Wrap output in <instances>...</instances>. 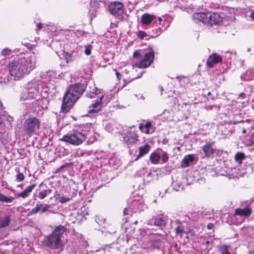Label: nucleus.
<instances>
[{"label": "nucleus", "instance_id": "nucleus-7", "mask_svg": "<svg viewBox=\"0 0 254 254\" xmlns=\"http://www.w3.org/2000/svg\"><path fill=\"white\" fill-rule=\"evenodd\" d=\"M154 58V53L151 51L144 55V58L138 62L135 63V66L139 68H145L150 65Z\"/></svg>", "mask_w": 254, "mask_h": 254}, {"label": "nucleus", "instance_id": "nucleus-13", "mask_svg": "<svg viewBox=\"0 0 254 254\" xmlns=\"http://www.w3.org/2000/svg\"><path fill=\"white\" fill-rule=\"evenodd\" d=\"M213 145V142H208L203 146L202 150L205 157L210 158L213 156L215 151Z\"/></svg>", "mask_w": 254, "mask_h": 254}, {"label": "nucleus", "instance_id": "nucleus-43", "mask_svg": "<svg viewBox=\"0 0 254 254\" xmlns=\"http://www.w3.org/2000/svg\"><path fill=\"white\" fill-rule=\"evenodd\" d=\"M174 189H175L176 191H179L180 189H183V187L179 185L178 188H174Z\"/></svg>", "mask_w": 254, "mask_h": 254}, {"label": "nucleus", "instance_id": "nucleus-23", "mask_svg": "<svg viewBox=\"0 0 254 254\" xmlns=\"http://www.w3.org/2000/svg\"><path fill=\"white\" fill-rule=\"evenodd\" d=\"M161 156L156 153H152L150 156V160L152 163L156 164L158 163Z\"/></svg>", "mask_w": 254, "mask_h": 254}, {"label": "nucleus", "instance_id": "nucleus-48", "mask_svg": "<svg viewBox=\"0 0 254 254\" xmlns=\"http://www.w3.org/2000/svg\"><path fill=\"white\" fill-rule=\"evenodd\" d=\"M126 209H125L124 210V215H126V214H126Z\"/></svg>", "mask_w": 254, "mask_h": 254}, {"label": "nucleus", "instance_id": "nucleus-8", "mask_svg": "<svg viewBox=\"0 0 254 254\" xmlns=\"http://www.w3.org/2000/svg\"><path fill=\"white\" fill-rule=\"evenodd\" d=\"M108 8L110 12L116 16L122 15L124 12V5L120 2L116 1L110 3Z\"/></svg>", "mask_w": 254, "mask_h": 254}, {"label": "nucleus", "instance_id": "nucleus-38", "mask_svg": "<svg viewBox=\"0 0 254 254\" xmlns=\"http://www.w3.org/2000/svg\"><path fill=\"white\" fill-rule=\"evenodd\" d=\"M11 53V50L8 49H4L2 50L1 54L4 56L9 55Z\"/></svg>", "mask_w": 254, "mask_h": 254}, {"label": "nucleus", "instance_id": "nucleus-19", "mask_svg": "<svg viewBox=\"0 0 254 254\" xmlns=\"http://www.w3.org/2000/svg\"><path fill=\"white\" fill-rule=\"evenodd\" d=\"M150 148V145L147 144H145L143 146L140 147L139 148V152L136 159L147 154L149 152Z\"/></svg>", "mask_w": 254, "mask_h": 254}, {"label": "nucleus", "instance_id": "nucleus-3", "mask_svg": "<svg viewBox=\"0 0 254 254\" xmlns=\"http://www.w3.org/2000/svg\"><path fill=\"white\" fill-rule=\"evenodd\" d=\"M82 92L83 90L80 84H75L71 86L64 96L61 108L62 111L63 113L68 112Z\"/></svg>", "mask_w": 254, "mask_h": 254}, {"label": "nucleus", "instance_id": "nucleus-28", "mask_svg": "<svg viewBox=\"0 0 254 254\" xmlns=\"http://www.w3.org/2000/svg\"><path fill=\"white\" fill-rule=\"evenodd\" d=\"M40 203H37L36 206L32 208L31 211L29 212L28 215H33L37 213H38L39 211H40Z\"/></svg>", "mask_w": 254, "mask_h": 254}, {"label": "nucleus", "instance_id": "nucleus-42", "mask_svg": "<svg viewBox=\"0 0 254 254\" xmlns=\"http://www.w3.org/2000/svg\"><path fill=\"white\" fill-rule=\"evenodd\" d=\"M114 70L116 71V74L117 77V78L119 80H120V73L118 71H117L116 69H114Z\"/></svg>", "mask_w": 254, "mask_h": 254}, {"label": "nucleus", "instance_id": "nucleus-4", "mask_svg": "<svg viewBox=\"0 0 254 254\" xmlns=\"http://www.w3.org/2000/svg\"><path fill=\"white\" fill-rule=\"evenodd\" d=\"M87 134L84 131L73 129L64 135L59 140L68 143L71 145L78 146L84 142Z\"/></svg>", "mask_w": 254, "mask_h": 254}, {"label": "nucleus", "instance_id": "nucleus-47", "mask_svg": "<svg viewBox=\"0 0 254 254\" xmlns=\"http://www.w3.org/2000/svg\"><path fill=\"white\" fill-rule=\"evenodd\" d=\"M250 254H254V249L249 252Z\"/></svg>", "mask_w": 254, "mask_h": 254}, {"label": "nucleus", "instance_id": "nucleus-46", "mask_svg": "<svg viewBox=\"0 0 254 254\" xmlns=\"http://www.w3.org/2000/svg\"><path fill=\"white\" fill-rule=\"evenodd\" d=\"M158 20L159 21V24H160L161 22H162V18L159 17L158 18Z\"/></svg>", "mask_w": 254, "mask_h": 254}, {"label": "nucleus", "instance_id": "nucleus-45", "mask_svg": "<svg viewBox=\"0 0 254 254\" xmlns=\"http://www.w3.org/2000/svg\"><path fill=\"white\" fill-rule=\"evenodd\" d=\"M250 17L254 20V10L252 12Z\"/></svg>", "mask_w": 254, "mask_h": 254}, {"label": "nucleus", "instance_id": "nucleus-24", "mask_svg": "<svg viewBox=\"0 0 254 254\" xmlns=\"http://www.w3.org/2000/svg\"><path fill=\"white\" fill-rule=\"evenodd\" d=\"M63 56L66 60V63H68L72 62L74 58L73 56L72 53H69L68 52L63 51Z\"/></svg>", "mask_w": 254, "mask_h": 254}, {"label": "nucleus", "instance_id": "nucleus-34", "mask_svg": "<svg viewBox=\"0 0 254 254\" xmlns=\"http://www.w3.org/2000/svg\"><path fill=\"white\" fill-rule=\"evenodd\" d=\"M133 57L137 59H139L140 58L142 57V55L139 51H135L133 53Z\"/></svg>", "mask_w": 254, "mask_h": 254}, {"label": "nucleus", "instance_id": "nucleus-1", "mask_svg": "<svg viewBox=\"0 0 254 254\" xmlns=\"http://www.w3.org/2000/svg\"><path fill=\"white\" fill-rule=\"evenodd\" d=\"M35 67V60L34 58H18L9 64V71L11 76L15 80L23 77Z\"/></svg>", "mask_w": 254, "mask_h": 254}, {"label": "nucleus", "instance_id": "nucleus-26", "mask_svg": "<svg viewBox=\"0 0 254 254\" xmlns=\"http://www.w3.org/2000/svg\"><path fill=\"white\" fill-rule=\"evenodd\" d=\"M10 219L8 216H6L0 219V228L5 227L8 225Z\"/></svg>", "mask_w": 254, "mask_h": 254}, {"label": "nucleus", "instance_id": "nucleus-50", "mask_svg": "<svg viewBox=\"0 0 254 254\" xmlns=\"http://www.w3.org/2000/svg\"><path fill=\"white\" fill-rule=\"evenodd\" d=\"M246 131L245 129H244L243 131V133H246Z\"/></svg>", "mask_w": 254, "mask_h": 254}, {"label": "nucleus", "instance_id": "nucleus-29", "mask_svg": "<svg viewBox=\"0 0 254 254\" xmlns=\"http://www.w3.org/2000/svg\"><path fill=\"white\" fill-rule=\"evenodd\" d=\"M50 191L49 190H45L43 191L40 192L38 194V197L41 199H43L45 197H46L47 194L50 193Z\"/></svg>", "mask_w": 254, "mask_h": 254}, {"label": "nucleus", "instance_id": "nucleus-35", "mask_svg": "<svg viewBox=\"0 0 254 254\" xmlns=\"http://www.w3.org/2000/svg\"><path fill=\"white\" fill-rule=\"evenodd\" d=\"M146 35V33L142 31H138L137 33V36L141 39H143Z\"/></svg>", "mask_w": 254, "mask_h": 254}, {"label": "nucleus", "instance_id": "nucleus-33", "mask_svg": "<svg viewBox=\"0 0 254 254\" xmlns=\"http://www.w3.org/2000/svg\"><path fill=\"white\" fill-rule=\"evenodd\" d=\"M183 231V228L181 226H179L176 228V233L180 236L182 235Z\"/></svg>", "mask_w": 254, "mask_h": 254}, {"label": "nucleus", "instance_id": "nucleus-39", "mask_svg": "<svg viewBox=\"0 0 254 254\" xmlns=\"http://www.w3.org/2000/svg\"><path fill=\"white\" fill-rule=\"evenodd\" d=\"M251 141L254 145V131L252 134Z\"/></svg>", "mask_w": 254, "mask_h": 254}, {"label": "nucleus", "instance_id": "nucleus-20", "mask_svg": "<svg viewBox=\"0 0 254 254\" xmlns=\"http://www.w3.org/2000/svg\"><path fill=\"white\" fill-rule=\"evenodd\" d=\"M194 160L193 155L190 154L185 156L183 160V166L184 167H187L189 166L190 163L192 162Z\"/></svg>", "mask_w": 254, "mask_h": 254}, {"label": "nucleus", "instance_id": "nucleus-9", "mask_svg": "<svg viewBox=\"0 0 254 254\" xmlns=\"http://www.w3.org/2000/svg\"><path fill=\"white\" fill-rule=\"evenodd\" d=\"M208 25L219 24L222 21V18L217 13L208 12Z\"/></svg>", "mask_w": 254, "mask_h": 254}, {"label": "nucleus", "instance_id": "nucleus-11", "mask_svg": "<svg viewBox=\"0 0 254 254\" xmlns=\"http://www.w3.org/2000/svg\"><path fill=\"white\" fill-rule=\"evenodd\" d=\"M222 57L214 53L209 56L206 61V66L208 68H212L215 64L219 63L222 61Z\"/></svg>", "mask_w": 254, "mask_h": 254}, {"label": "nucleus", "instance_id": "nucleus-10", "mask_svg": "<svg viewBox=\"0 0 254 254\" xmlns=\"http://www.w3.org/2000/svg\"><path fill=\"white\" fill-rule=\"evenodd\" d=\"M104 96V94L100 95L99 97V99H97L95 103L89 107L88 112L89 113H97L101 110Z\"/></svg>", "mask_w": 254, "mask_h": 254}, {"label": "nucleus", "instance_id": "nucleus-15", "mask_svg": "<svg viewBox=\"0 0 254 254\" xmlns=\"http://www.w3.org/2000/svg\"><path fill=\"white\" fill-rule=\"evenodd\" d=\"M252 209L250 207L244 209L237 208L235 209V215L239 216H249L251 214Z\"/></svg>", "mask_w": 254, "mask_h": 254}, {"label": "nucleus", "instance_id": "nucleus-6", "mask_svg": "<svg viewBox=\"0 0 254 254\" xmlns=\"http://www.w3.org/2000/svg\"><path fill=\"white\" fill-rule=\"evenodd\" d=\"M39 90L36 81H31L27 84V90L23 91L20 97L21 100H26L35 99L38 96Z\"/></svg>", "mask_w": 254, "mask_h": 254}, {"label": "nucleus", "instance_id": "nucleus-44", "mask_svg": "<svg viewBox=\"0 0 254 254\" xmlns=\"http://www.w3.org/2000/svg\"><path fill=\"white\" fill-rule=\"evenodd\" d=\"M37 28L38 29H41L42 27V24L41 23H38L37 25Z\"/></svg>", "mask_w": 254, "mask_h": 254}, {"label": "nucleus", "instance_id": "nucleus-21", "mask_svg": "<svg viewBox=\"0 0 254 254\" xmlns=\"http://www.w3.org/2000/svg\"><path fill=\"white\" fill-rule=\"evenodd\" d=\"M151 126V123L150 122H147L144 125L143 124H140L139 126V128L142 130V132H145L146 134H149V128Z\"/></svg>", "mask_w": 254, "mask_h": 254}, {"label": "nucleus", "instance_id": "nucleus-40", "mask_svg": "<svg viewBox=\"0 0 254 254\" xmlns=\"http://www.w3.org/2000/svg\"><path fill=\"white\" fill-rule=\"evenodd\" d=\"M213 227V224L212 223H208L207 226V227L208 229H211Z\"/></svg>", "mask_w": 254, "mask_h": 254}, {"label": "nucleus", "instance_id": "nucleus-12", "mask_svg": "<svg viewBox=\"0 0 254 254\" xmlns=\"http://www.w3.org/2000/svg\"><path fill=\"white\" fill-rule=\"evenodd\" d=\"M208 12H197L194 14L193 19L196 22H201L205 24H208Z\"/></svg>", "mask_w": 254, "mask_h": 254}, {"label": "nucleus", "instance_id": "nucleus-32", "mask_svg": "<svg viewBox=\"0 0 254 254\" xmlns=\"http://www.w3.org/2000/svg\"><path fill=\"white\" fill-rule=\"evenodd\" d=\"M160 159H161L163 163L167 162L168 161V159H169V156H168V154L166 152H164L163 153V154L162 155V156H161V158Z\"/></svg>", "mask_w": 254, "mask_h": 254}, {"label": "nucleus", "instance_id": "nucleus-31", "mask_svg": "<svg viewBox=\"0 0 254 254\" xmlns=\"http://www.w3.org/2000/svg\"><path fill=\"white\" fill-rule=\"evenodd\" d=\"M18 173L17 174L16 176V180L17 182H21L23 181L24 180L25 176L22 173H19V172H17Z\"/></svg>", "mask_w": 254, "mask_h": 254}, {"label": "nucleus", "instance_id": "nucleus-18", "mask_svg": "<svg viewBox=\"0 0 254 254\" xmlns=\"http://www.w3.org/2000/svg\"><path fill=\"white\" fill-rule=\"evenodd\" d=\"M90 88V91L87 94V96L91 98H95L96 96L98 94H101V95L102 94L104 95L102 89H98L95 86H93Z\"/></svg>", "mask_w": 254, "mask_h": 254}, {"label": "nucleus", "instance_id": "nucleus-2", "mask_svg": "<svg viewBox=\"0 0 254 254\" xmlns=\"http://www.w3.org/2000/svg\"><path fill=\"white\" fill-rule=\"evenodd\" d=\"M66 230V228L64 226L60 225L56 227L51 234L45 236L43 240V244L51 249H63L64 244L62 237Z\"/></svg>", "mask_w": 254, "mask_h": 254}, {"label": "nucleus", "instance_id": "nucleus-22", "mask_svg": "<svg viewBox=\"0 0 254 254\" xmlns=\"http://www.w3.org/2000/svg\"><path fill=\"white\" fill-rule=\"evenodd\" d=\"M229 246L225 245H220L217 246L220 254H231L228 250Z\"/></svg>", "mask_w": 254, "mask_h": 254}, {"label": "nucleus", "instance_id": "nucleus-36", "mask_svg": "<svg viewBox=\"0 0 254 254\" xmlns=\"http://www.w3.org/2000/svg\"><path fill=\"white\" fill-rule=\"evenodd\" d=\"M92 46L91 45H88L84 51V53L86 55H90L91 54V50Z\"/></svg>", "mask_w": 254, "mask_h": 254}, {"label": "nucleus", "instance_id": "nucleus-30", "mask_svg": "<svg viewBox=\"0 0 254 254\" xmlns=\"http://www.w3.org/2000/svg\"><path fill=\"white\" fill-rule=\"evenodd\" d=\"M40 205L41 206L40 207V210L41 211L42 213H44V212H46L50 207V205L47 204H43L42 203H40Z\"/></svg>", "mask_w": 254, "mask_h": 254}, {"label": "nucleus", "instance_id": "nucleus-25", "mask_svg": "<svg viewBox=\"0 0 254 254\" xmlns=\"http://www.w3.org/2000/svg\"><path fill=\"white\" fill-rule=\"evenodd\" d=\"M14 198L12 196L8 197L4 194L0 193V201L5 203H11L13 200Z\"/></svg>", "mask_w": 254, "mask_h": 254}, {"label": "nucleus", "instance_id": "nucleus-16", "mask_svg": "<svg viewBox=\"0 0 254 254\" xmlns=\"http://www.w3.org/2000/svg\"><path fill=\"white\" fill-rule=\"evenodd\" d=\"M168 217L165 215H160L154 219V224L157 226H165L167 223Z\"/></svg>", "mask_w": 254, "mask_h": 254}, {"label": "nucleus", "instance_id": "nucleus-5", "mask_svg": "<svg viewBox=\"0 0 254 254\" xmlns=\"http://www.w3.org/2000/svg\"><path fill=\"white\" fill-rule=\"evenodd\" d=\"M40 127V120L35 117H28L24 122L23 128L26 134L31 136L36 134Z\"/></svg>", "mask_w": 254, "mask_h": 254}, {"label": "nucleus", "instance_id": "nucleus-41", "mask_svg": "<svg viewBox=\"0 0 254 254\" xmlns=\"http://www.w3.org/2000/svg\"><path fill=\"white\" fill-rule=\"evenodd\" d=\"M64 167H65L64 165H62V166H61V167H60V168H58V169L56 170V171L55 172V173H58V172H59L61 171V170L62 169L64 168Z\"/></svg>", "mask_w": 254, "mask_h": 254}, {"label": "nucleus", "instance_id": "nucleus-37", "mask_svg": "<svg viewBox=\"0 0 254 254\" xmlns=\"http://www.w3.org/2000/svg\"><path fill=\"white\" fill-rule=\"evenodd\" d=\"M69 199H70L69 198L65 197H64V196H61V197H59V201L61 203L66 202L68 201L69 200Z\"/></svg>", "mask_w": 254, "mask_h": 254}, {"label": "nucleus", "instance_id": "nucleus-17", "mask_svg": "<svg viewBox=\"0 0 254 254\" xmlns=\"http://www.w3.org/2000/svg\"><path fill=\"white\" fill-rule=\"evenodd\" d=\"M36 186V184H34L27 187L22 192L17 194L18 197H22L25 198L28 196L29 194L32 192L33 189Z\"/></svg>", "mask_w": 254, "mask_h": 254}, {"label": "nucleus", "instance_id": "nucleus-14", "mask_svg": "<svg viewBox=\"0 0 254 254\" xmlns=\"http://www.w3.org/2000/svg\"><path fill=\"white\" fill-rule=\"evenodd\" d=\"M155 18V16L148 13L143 14L141 17V22L143 25H148Z\"/></svg>", "mask_w": 254, "mask_h": 254}, {"label": "nucleus", "instance_id": "nucleus-27", "mask_svg": "<svg viewBox=\"0 0 254 254\" xmlns=\"http://www.w3.org/2000/svg\"><path fill=\"white\" fill-rule=\"evenodd\" d=\"M245 155L242 152H238L235 156V159L236 161H238L240 164L242 163V160L244 158Z\"/></svg>", "mask_w": 254, "mask_h": 254}, {"label": "nucleus", "instance_id": "nucleus-49", "mask_svg": "<svg viewBox=\"0 0 254 254\" xmlns=\"http://www.w3.org/2000/svg\"><path fill=\"white\" fill-rule=\"evenodd\" d=\"M251 51V48H248L247 49V51L248 52H250Z\"/></svg>", "mask_w": 254, "mask_h": 254}]
</instances>
